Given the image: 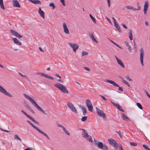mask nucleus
Here are the masks:
<instances>
[{
    "mask_svg": "<svg viewBox=\"0 0 150 150\" xmlns=\"http://www.w3.org/2000/svg\"><path fill=\"white\" fill-rule=\"evenodd\" d=\"M55 76H56V77H57L58 78H59L60 79L61 78V76L59 74H56L55 75Z\"/></svg>",
    "mask_w": 150,
    "mask_h": 150,
    "instance_id": "nucleus-54",
    "label": "nucleus"
},
{
    "mask_svg": "<svg viewBox=\"0 0 150 150\" xmlns=\"http://www.w3.org/2000/svg\"><path fill=\"white\" fill-rule=\"evenodd\" d=\"M116 132L119 135L120 137L121 138H122V135H121V132L120 131H119L118 132V131H116Z\"/></svg>",
    "mask_w": 150,
    "mask_h": 150,
    "instance_id": "nucleus-47",
    "label": "nucleus"
},
{
    "mask_svg": "<svg viewBox=\"0 0 150 150\" xmlns=\"http://www.w3.org/2000/svg\"><path fill=\"white\" fill-rule=\"evenodd\" d=\"M11 33L14 36L18 38H20L23 37L22 36L20 35L18 33L13 30H10Z\"/></svg>",
    "mask_w": 150,
    "mask_h": 150,
    "instance_id": "nucleus-14",
    "label": "nucleus"
},
{
    "mask_svg": "<svg viewBox=\"0 0 150 150\" xmlns=\"http://www.w3.org/2000/svg\"><path fill=\"white\" fill-rule=\"evenodd\" d=\"M125 78L126 79L128 80L129 81H132V79L129 78V76H127L125 77Z\"/></svg>",
    "mask_w": 150,
    "mask_h": 150,
    "instance_id": "nucleus-36",
    "label": "nucleus"
},
{
    "mask_svg": "<svg viewBox=\"0 0 150 150\" xmlns=\"http://www.w3.org/2000/svg\"><path fill=\"white\" fill-rule=\"evenodd\" d=\"M38 74H40L41 76H44L45 77L48 78L49 79H54L52 76H48L42 73H39Z\"/></svg>",
    "mask_w": 150,
    "mask_h": 150,
    "instance_id": "nucleus-24",
    "label": "nucleus"
},
{
    "mask_svg": "<svg viewBox=\"0 0 150 150\" xmlns=\"http://www.w3.org/2000/svg\"><path fill=\"white\" fill-rule=\"evenodd\" d=\"M111 102L113 105L117 108L119 110L122 112H124V110L122 109V107L120 105L113 102L111 101Z\"/></svg>",
    "mask_w": 150,
    "mask_h": 150,
    "instance_id": "nucleus-16",
    "label": "nucleus"
},
{
    "mask_svg": "<svg viewBox=\"0 0 150 150\" xmlns=\"http://www.w3.org/2000/svg\"><path fill=\"white\" fill-rule=\"evenodd\" d=\"M83 68L87 71H89L90 70V69L88 67H84Z\"/></svg>",
    "mask_w": 150,
    "mask_h": 150,
    "instance_id": "nucleus-46",
    "label": "nucleus"
},
{
    "mask_svg": "<svg viewBox=\"0 0 150 150\" xmlns=\"http://www.w3.org/2000/svg\"><path fill=\"white\" fill-rule=\"evenodd\" d=\"M38 13L40 15V16L43 18H45V15L44 12L41 9L40 7L39 8L38 11Z\"/></svg>",
    "mask_w": 150,
    "mask_h": 150,
    "instance_id": "nucleus-19",
    "label": "nucleus"
},
{
    "mask_svg": "<svg viewBox=\"0 0 150 150\" xmlns=\"http://www.w3.org/2000/svg\"><path fill=\"white\" fill-rule=\"evenodd\" d=\"M27 122L35 129L37 128V127L34 125L30 121L27 120Z\"/></svg>",
    "mask_w": 150,
    "mask_h": 150,
    "instance_id": "nucleus-31",
    "label": "nucleus"
},
{
    "mask_svg": "<svg viewBox=\"0 0 150 150\" xmlns=\"http://www.w3.org/2000/svg\"><path fill=\"white\" fill-rule=\"evenodd\" d=\"M13 4L14 6L17 7H20V5L17 0H14L13 1Z\"/></svg>",
    "mask_w": 150,
    "mask_h": 150,
    "instance_id": "nucleus-20",
    "label": "nucleus"
},
{
    "mask_svg": "<svg viewBox=\"0 0 150 150\" xmlns=\"http://www.w3.org/2000/svg\"><path fill=\"white\" fill-rule=\"evenodd\" d=\"M100 96L103 98V99L105 101H106L107 100L106 98L103 96L100 95Z\"/></svg>",
    "mask_w": 150,
    "mask_h": 150,
    "instance_id": "nucleus-51",
    "label": "nucleus"
},
{
    "mask_svg": "<svg viewBox=\"0 0 150 150\" xmlns=\"http://www.w3.org/2000/svg\"><path fill=\"white\" fill-rule=\"evenodd\" d=\"M148 2L146 1L144 5V8L147 9L149 6Z\"/></svg>",
    "mask_w": 150,
    "mask_h": 150,
    "instance_id": "nucleus-29",
    "label": "nucleus"
},
{
    "mask_svg": "<svg viewBox=\"0 0 150 150\" xmlns=\"http://www.w3.org/2000/svg\"><path fill=\"white\" fill-rule=\"evenodd\" d=\"M2 131H3L5 132H10V131H8V130H4V129H1Z\"/></svg>",
    "mask_w": 150,
    "mask_h": 150,
    "instance_id": "nucleus-59",
    "label": "nucleus"
},
{
    "mask_svg": "<svg viewBox=\"0 0 150 150\" xmlns=\"http://www.w3.org/2000/svg\"><path fill=\"white\" fill-rule=\"evenodd\" d=\"M80 129L82 131V132H81L82 137L87 140H88L90 142H92L93 140L91 137L88 134L86 130L83 129Z\"/></svg>",
    "mask_w": 150,
    "mask_h": 150,
    "instance_id": "nucleus-3",
    "label": "nucleus"
},
{
    "mask_svg": "<svg viewBox=\"0 0 150 150\" xmlns=\"http://www.w3.org/2000/svg\"><path fill=\"white\" fill-rule=\"evenodd\" d=\"M145 92L146 93L147 96L150 98V95L148 93V92L146 91H145Z\"/></svg>",
    "mask_w": 150,
    "mask_h": 150,
    "instance_id": "nucleus-52",
    "label": "nucleus"
},
{
    "mask_svg": "<svg viewBox=\"0 0 150 150\" xmlns=\"http://www.w3.org/2000/svg\"><path fill=\"white\" fill-rule=\"evenodd\" d=\"M137 107L140 109L141 110H142V106L141 105V104L139 103H137Z\"/></svg>",
    "mask_w": 150,
    "mask_h": 150,
    "instance_id": "nucleus-33",
    "label": "nucleus"
},
{
    "mask_svg": "<svg viewBox=\"0 0 150 150\" xmlns=\"http://www.w3.org/2000/svg\"><path fill=\"white\" fill-rule=\"evenodd\" d=\"M121 114L122 116V118L123 119L126 121H128V120H130L127 116L124 113L122 112H121Z\"/></svg>",
    "mask_w": 150,
    "mask_h": 150,
    "instance_id": "nucleus-21",
    "label": "nucleus"
},
{
    "mask_svg": "<svg viewBox=\"0 0 150 150\" xmlns=\"http://www.w3.org/2000/svg\"><path fill=\"white\" fill-rule=\"evenodd\" d=\"M126 8L128 9H132L133 8V7L130 6H126Z\"/></svg>",
    "mask_w": 150,
    "mask_h": 150,
    "instance_id": "nucleus-49",
    "label": "nucleus"
},
{
    "mask_svg": "<svg viewBox=\"0 0 150 150\" xmlns=\"http://www.w3.org/2000/svg\"><path fill=\"white\" fill-rule=\"evenodd\" d=\"M89 16L91 17V18L92 21L94 22V17L92 16L91 14H89Z\"/></svg>",
    "mask_w": 150,
    "mask_h": 150,
    "instance_id": "nucleus-57",
    "label": "nucleus"
},
{
    "mask_svg": "<svg viewBox=\"0 0 150 150\" xmlns=\"http://www.w3.org/2000/svg\"><path fill=\"white\" fill-rule=\"evenodd\" d=\"M21 112L27 117L31 120L33 122L39 125V123L37 121H36L32 116L28 115L25 112H24L23 110H22Z\"/></svg>",
    "mask_w": 150,
    "mask_h": 150,
    "instance_id": "nucleus-12",
    "label": "nucleus"
},
{
    "mask_svg": "<svg viewBox=\"0 0 150 150\" xmlns=\"http://www.w3.org/2000/svg\"><path fill=\"white\" fill-rule=\"evenodd\" d=\"M63 26L64 28V32L67 34H68L69 33V30L67 27L66 24L65 23H64L63 24Z\"/></svg>",
    "mask_w": 150,
    "mask_h": 150,
    "instance_id": "nucleus-15",
    "label": "nucleus"
},
{
    "mask_svg": "<svg viewBox=\"0 0 150 150\" xmlns=\"http://www.w3.org/2000/svg\"><path fill=\"white\" fill-rule=\"evenodd\" d=\"M14 138L15 139H17V140H20V141H21L22 140L21 139V138H20L17 135V134H15V135H14Z\"/></svg>",
    "mask_w": 150,
    "mask_h": 150,
    "instance_id": "nucleus-32",
    "label": "nucleus"
},
{
    "mask_svg": "<svg viewBox=\"0 0 150 150\" xmlns=\"http://www.w3.org/2000/svg\"><path fill=\"white\" fill-rule=\"evenodd\" d=\"M107 2L108 3V6L109 7H110V0H107Z\"/></svg>",
    "mask_w": 150,
    "mask_h": 150,
    "instance_id": "nucleus-56",
    "label": "nucleus"
},
{
    "mask_svg": "<svg viewBox=\"0 0 150 150\" xmlns=\"http://www.w3.org/2000/svg\"><path fill=\"white\" fill-rule=\"evenodd\" d=\"M27 122L35 129L37 128V127L34 125L30 121L27 120Z\"/></svg>",
    "mask_w": 150,
    "mask_h": 150,
    "instance_id": "nucleus-30",
    "label": "nucleus"
},
{
    "mask_svg": "<svg viewBox=\"0 0 150 150\" xmlns=\"http://www.w3.org/2000/svg\"><path fill=\"white\" fill-rule=\"evenodd\" d=\"M116 28L118 31L119 32H121V30L120 29V27L118 24L117 23L114 24Z\"/></svg>",
    "mask_w": 150,
    "mask_h": 150,
    "instance_id": "nucleus-26",
    "label": "nucleus"
},
{
    "mask_svg": "<svg viewBox=\"0 0 150 150\" xmlns=\"http://www.w3.org/2000/svg\"><path fill=\"white\" fill-rule=\"evenodd\" d=\"M117 62L118 64L122 67L124 68L125 67L123 63L119 59V60H118Z\"/></svg>",
    "mask_w": 150,
    "mask_h": 150,
    "instance_id": "nucleus-27",
    "label": "nucleus"
},
{
    "mask_svg": "<svg viewBox=\"0 0 150 150\" xmlns=\"http://www.w3.org/2000/svg\"><path fill=\"white\" fill-rule=\"evenodd\" d=\"M35 4H41V3L38 0H35Z\"/></svg>",
    "mask_w": 150,
    "mask_h": 150,
    "instance_id": "nucleus-37",
    "label": "nucleus"
},
{
    "mask_svg": "<svg viewBox=\"0 0 150 150\" xmlns=\"http://www.w3.org/2000/svg\"><path fill=\"white\" fill-rule=\"evenodd\" d=\"M118 147L120 148L119 150H123V148L121 144H119Z\"/></svg>",
    "mask_w": 150,
    "mask_h": 150,
    "instance_id": "nucleus-43",
    "label": "nucleus"
},
{
    "mask_svg": "<svg viewBox=\"0 0 150 150\" xmlns=\"http://www.w3.org/2000/svg\"><path fill=\"white\" fill-rule=\"evenodd\" d=\"M140 62L142 65L143 66L144 64H143V57L144 55V52L143 50V49L141 47L140 48Z\"/></svg>",
    "mask_w": 150,
    "mask_h": 150,
    "instance_id": "nucleus-11",
    "label": "nucleus"
},
{
    "mask_svg": "<svg viewBox=\"0 0 150 150\" xmlns=\"http://www.w3.org/2000/svg\"><path fill=\"white\" fill-rule=\"evenodd\" d=\"M69 44L73 49V51L75 52H76V50L79 47V46L75 43H69Z\"/></svg>",
    "mask_w": 150,
    "mask_h": 150,
    "instance_id": "nucleus-13",
    "label": "nucleus"
},
{
    "mask_svg": "<svg viewBox=\"0 0 150 150\" xmlns=\"http://www.w3.org/2000/svg\"><path fill=\"white\" fill-rule=\"evenodd\" d=\"M54 5V4L53 3H51L50 4L49 6H53Z\"/></svg>",
    "mask_w": 150,
    "mask_h": 150,
    "instance_id": "nucleus-60",
    "label": "nucleus"
},
{
    "mask_svg": "<svg viewBox=\"0 0 150 150\" xmlns=\"http://www.w3.org/2000/svg\"><path fill=\"white\" fill-rule=\"evenodd\" d=\"M19 74L21 76H22L24 78H26V79L27 78V76H26L23 74L19 72Z\"/></svg>",
    "mask_w": 150,
    "mask_h": 150,
    "instance_id": "nucleus-40",
    "label": "nucleus"
},
{
    "mask_svg": "<svg viewBox=\"0 0 150 150\" xmlns=\"http://www.w3.org/2000/svg\"><path fill=\"white\" fill-rule=\"evenodd\" d=\"M60 1L62 3V5L65 6V2H64V0H60Z\"/></svg>",
    "mask_w": 150,
    "mask_h": 150,
    "instance_id": "nucleus-48",
    "label": "nucleus"
},
{
    "mask_svg": "<svg viewBox=\"0 0 150 150\" xmlns=\"http://www.w3.org/2000/svg\"><path fill=\"white\" fill-rule=\"evenodd\" d=\"M86 103L88 110L90 111H93V106L91 104V101L87 99L86 101Z\"/></svg>",
    "mask_w": 150,
    "mask_h": 150,
    "instance_id": "nucleus-9",
    "label": "nucleus"
},
{
    "mask_svg": "<svg viewBox=\"0 0 150 150\" xmlns=\"http://www.w3.org/2000/svg\"><path fill=\"white\" fill-rule=\"evenodd\" d=\"M24 150H32V149L30 148H27L25 149Z\"/></svg>",
    "mask_w": 150,
    "mask_h": 150,
    "instance_id": "nucleus-64",
    "label": "nucleus"
},
{
    "mask_svg": "<svg viewBox=\"0 0 150 150\" xmlns=\"http://www.w3.org/2000/svg\"><path fill=\"white\" fill-rule=\"evenodd\" d=\"M105 17H106V19H107V20L108 21V22L110 23H112V22H111V21H110V20L109 19L107 16H106Z\"/></svg>",
    "mask_w": 150,
    "mask_h": 150,
    "instance_id": "nucleus-53",
    "label": "nucleus"
},
{
    "mask_svg": "<svg viewBox=\"0 0 150 150\" xmlns=\"http://www.w3.org/2000/svg\"><path fill=\"white\" fill-rule=\"evenodd\" d=\"M0 92L10 97H12V96L11 94L8 93L6 90L1 85H0Z\"/></svg>",
    "mask_w": 150,
    "mask_h": 150,
    "instance_id": "nucleus-10",
    "label": "nucleus"
},
{
    "mask_svg": "<svg viewBox=\"0 0 150 150\" xmlns=\"http://www.w3.org/2000/svg\"><path fill=\"white\" fill-rule=\"evenodd\" d=\"M87 119V117L86 116H84L82 117L81 120L83 122L85 121Z\"/></svg>",
    "mask_w": 150,
    "mask_h": 150,
    "instance_id": "nucleus-35",
    "label": "nucleus"
},
{
    "mask_svg": "<svg viewBox=\"0 0 150 150\" xmlns=\"http://www.w3.org/2000/svg\"><path fill=\"white\" fill-rule=\"evenodd\" d=\"M35 129L37 130L41 134H42L43 135L45 136L48 139H50L49 137V136L47 135V134H46L44 132L42 131L40 129L37 127Z\"/></svg>",
    "mask_w": 150,
    "mask_h": 150,
    "instance_id": "nucleus-18",
    "label": "nucleus"
},
{
    "mask_svg": "<svg viewBox=\"0 0 150 150\" xmlns=\"http://www.w3.org/2000/svg\"><path fill=\"white\" fill-rule=\"evenodd\" d=\"M112 18L113 20V22H114V24H115L117 23L116 20L113 17Z\"/></svg>",
    "mask_w": 150,
    "mask_h": 150,
    "instance_id": "nucleus-55",
    "label": "nucleus"
},
{
    "mask_svg": "<svg viewBox=\"0 0 150 150\" xmlns=\"http://www.w3.org/2000/svg\"><path fill=\"white\" fill-rule=\"evenodd\" d=\"M122 25L125 29H127V27L125 25V24H122Z\"/></svg>",
    "mask_w": 150,
    "mask_h": 150,
    "instance_id": "nucleus-61",
    "label": "nucleus"
},
{
    "mask_svg": "<svg viewBox=\"0 0 150 150\" xmlns=\"http://www.w3.org/2000/svg\"><path fill=\"white\" fill-rule=\"evenodd\" d=\"M67 105L72 111L76 113H77V111L76 108L72 103L70 102H68Z\"/></svg>",
    "mask_w": 150,
    "mask_h": 150,
    "instance_id": "nucleus-7",
    "label": "nucleus"
},
{
    "mask_svg": "<svg viewBox=\"0 0 150 150\" xmlns=\"http://www.w3.org/2000/svg\"><path fill=\"white\" fill-rule=\"evenodd\" d=\"M125 44H126V45L127 46H128V45H129V43H128L127 42H125Z\"/></svg>",
    "mask_w": 150,
    "mask_h": 150,
    "instance_id": "nucleus-62",
    "label": "nucleus"
},
{
    "mask_svg": "<svg viewBox=\"0 0 150 150\" xmlns=\"http://www.w3.org/2000/svg\"><path fill=\"white\" fill-rule=\"evenodd\" d=\"M108 141L110 145H113V147L116 149H118L119 146V144L116 141L112 139H108Z\"/></svg>",
    "mask_w": 150,
    "mask_h": 150,
    "instance_id": "nucleus-5",
    "label": "nucleus"
},
{
    "mask_svg": "<svg viewBox=\"0 0 150 150\" xmlns=\"http://www.w3.org/2000/svg\"><path fill=\"white\" fill-rule=\"evenodd\" d=\"M143 147L146 150L148 148V146L146 144H144L143 145Z\"/></svg>",
    "mask_w": 150,
    "mask_h": 150,
    "instance_id": "nucleus-45",
    "label": "nucleus"
},
{
    "mask_svg": "<svg viewBox=\"0 0 150 150\" xmlns=\"http://www.w3.org/2000/svg\"><path fill=\"white\" fill-rule=\"evenodd\" d=\"M110 40V42L112 43L113 44L115 45L116 46L117 45V44H116V43H115L113 41H112V40Z\"/></svg>",
    "mask_w": 150,
    "mask_h": 150,
    "instance_id": "nucleus-58",
    "label": "nucleus"
},
{
    "mask_svg": "<svg viewBox=\"0 0 150 150\" xmlns=\"http://www.w3.org/2000/svg\"><path fill=\"white\" fill-rule=\"evenodd\" d=\"M130 144L133 146H136L137 145V144L133 142H130Z\"/></svg>",
    "mask_w": 150,
    "mask_h": 150,
    "instance_id": "nucleus-39",
    "label": "nucleus"
},
{
    "mask_svg": "<svg viewBox=\"0 0 150 150\" xmlns=\"http://www.w3.org/2000/svg\"><path fill=\"white\" fill-rule=\"evenodd\" d=\"M80 108L81 109L82 111L83 114V115H85L86 113V108L82 106H80Z\"/></svg>",
    "mask_w": 150,
    "mask_h": 150,
    "instance_id": "nucleus-23",
    "label": "nucleus"
},
{
    "mask_svg": "<svg viewBox=\"0 0 150 150\" xmlns=\"http://www.w3.org/2000/svg\"><path fill=\"white\" fill-rule=\"evenodd\" d=\"M57 126L58 127H61V128L63 131L67 135H70L69 133L66 130V129L64 127V126L63 125L60 124H58L57 125Z\"/></svg>",
    "mask_w": 150,
    "mask_h": 150,
    "instance_id": "nucleus-17",
    "label": "nucleus"
},
{
    "mask_svg": "<svg viewBox=\"0 0 150 150\" xmlns=\"http://www.w3.org/2000/svg\"><path fill=\"white\" fill-rule=\"evenodd\" d=\"M120 78L122 79V82L123 83L125 84H128V82L124 80L123 78L121 77H120Z\"/></svg>",
    "mask_w": 150,
    "mask_h": 150,
    "instance_id": "nucleus-34",
    "label": "nucleus"
},
{
    "mask_svg": "<svg viewBox=\"0 0 150 150\" xmlns=\"http://www.w3.org/2000/svg\"><path fill=\"white\" fill-rule=\"evenodd\" d=\"M96 110L97 113L99 116L104 119L106 118V115L103 111L97 107H96Z\"/></svg>",
    "mask_w": 150,
    "mask_h": 150,
    "instance_id": "nucleus-8",
    "label": "nucleus"
},
{
    "mask_svg": "<svg viewBox=\"0 0 150 150\" xmlns=\"http://www.w3.org/2000/svg\"><path fill=\"white\" fill-rule=\"evenodd\" d=\"M25 108L33 113H34V112L32 108L28 104H26L25 106Z\"/></svg>",
    "mask_w": 150,
    "mask_h": 150,
    "instance_id": "nucleus-25",
    "label": "nucleus"
},
{
    "mask_svg": "<svg viewBox=\"0 0 150 150\" xmlns=\"http://www.w3.org/2000/svg\"><path fill=\"white\" fill-rule=\"evenodd\" d=\"M90 37L91 38L92 40L93 41H94V36L93 34H90Z\"/></svg>",
    "mask_w": 150,
    "mask_h": 150,
    "instance_id": "nucleus-42",
    "label": "nucleus"
},
{
    "mask_svg": "<svg viewBox=\"0 0 150 150\" xmlns=\"http://www.w3.org/2000/svg\"><path fill=\"white\" fill-rule=\"evenodd\" d=\"M94 144L99 148L103 150H108V147L106 145L104 144L101 142H98L97 140L94 139Z\"/></svg>",
    "mask_w": 150,
    "mask_h": 150,
    "instance_id": "nucleus-2",
    "label": "nucleus"
},
{
    "mask_svg": "<svg viewBox=\"0 0 150 150\" xmlns=\"http://www.w3.org/2000/svg\"><path fill=\"white\" fill-rule=\"evenodd\" d=\"M88 54V52H86L85 51H83L82 52V56H83L86 55H87Z\"/></svg>",
    "mask_w": 150,
    "mask_h": 150,
    "instance_id": "nucleus-38",
    "label": "nucleus"
},
{
    "mask_svg": "<svg viewBox=\"0 0 150 150\" xmlns=\"http://www.w3.org/2000/svg\"><path fill=\"white\" fill-rule=\"evenodd\" d=\"M57 84H54V86L59 89L64 93H69V91L64 86L59 83H57Z\"/></svg>",
    "mask_w": 150,
    "mask_h": 150,
    "instance_id": "nucleus-4",
    "label": "nucleus"
},
{
    "mask_svg": "<svg viewBox=\"0 0 150 150\" xmlns=\"http://www.w3.org/2000/svg\"><path fill=\"white\" fill-rule=\"evenodd\" d=\"M127 47H128V50H129V51L130 52H132V49L130 46L129 45Z\"/></svg>",
    "mask_w": 150,
    "mask_h": 150,
    "instance_id": "nucleus-41",
    "label": "nucleus"
},
{
    "mask_svg": "<svg viewBox=\"0 0 150 150\" xmlns=\"http://www.w3.org/2000/svg\"><path fill=\"white\" fill-rule=\"evenodd\" d=\"M106 81L108 83H110L115 86L118 87H119V90L120 91H121L123 92V90L122 89V88L121 87H120L117 84L115 81H112V80H108V79H105Z\"/></svg>",
    "mask_w": 150,
    "mask_h": 150,
    "instance_id": "nucleus-6",
    "label": "nucleus"
},
{
    "mask_svg": "<svg viewBox=\"0 0 150 150\" xmlns=\"http://www.w3.org/2000/svg\"><path fill=\"white\" fill-rule=\"evenodd\" d=\"M145 23L146 25V26H148L149 25L148 22L147 21H145Z\"/></svg>",
    "mask_w": 150,
    "mask_h": 150,
    "instance_id": "nucleus-63",
    "label": "nucleus"
},
{
    "mask_svg": "<svg viewBox=\"0 0 150 150\" xmlns=\"http://www.w3.org/2000/svg\"><path fill=\"white\" fill-rule=\"evenodd\" d=\"M129 37L130 39L132 40L133 39V37L132 33V31L131 30H129Z\"/></svg>",
    "mask_w": 150,
    "mask_h": 150,
    "instance_id": "nucleus-28",
    "label": "nucleus"
},
{
    "mask_svg": "<svg viewBox=\"0 0 150 150\" xmlns=\"http://www.w3.org/2000/svg\"><path fill=\"white\" fill-rule=\"evenodd\" d=\"M12 39L13 40L14 43L19 45H22L21 43L16 38H13Z\"/></svg>",
    "mask_w": 150,
    "mask_h": 150,
    "instance_id": "nucleus-22",
    "label": "nucleus"
},
{
    "mask_svg": "<svg viewBox=\"0 0 150 150\" xmlns=\"http://www.w3.org/2000/svg\"><path fill=\"white\" fill-rule=\"evenodd\" d=\"M147 9L144 8V10H143V12L144 13V14H146V13H147Z\"/></svg>",
    "mask_w": 150,
    "mask_h": 150,
    "instance_id": "nucleus-44",
    "label": "nucleus"
},
{
    "mask_svg": "<svg viewBox=\"0 0 150 150\" xmlns=\"http://www.w3.org/2000/svg\"><path fill=\"white\" fill-rule=\"evenodd\" d=\"M24 96L38 110L41 111L45 115H46V113L37 104L35 101L29 96L25 93L23 94Z\"/></svg>",
    "mask_w": 150,
    "mask_h": 150,
    "instance_id": "nucleus-1",
    "label": "nucleus"
},
{
    "mask_svg": "<svg viewBox=\"0 0 150 150\" xmlns=\"http://www.w3.org/2000/svg\"><path fill=\"white\" fill-rule=\"evenodd\" d=\"M1 7V8L3 9H5V8L4 6V4H0Z\"/></svg>",
    "mask_w": 150,
    "mask_h": 150,
    "instance_id": "nucleus-50",
    "label": "nucleus"
}]
</instances>
